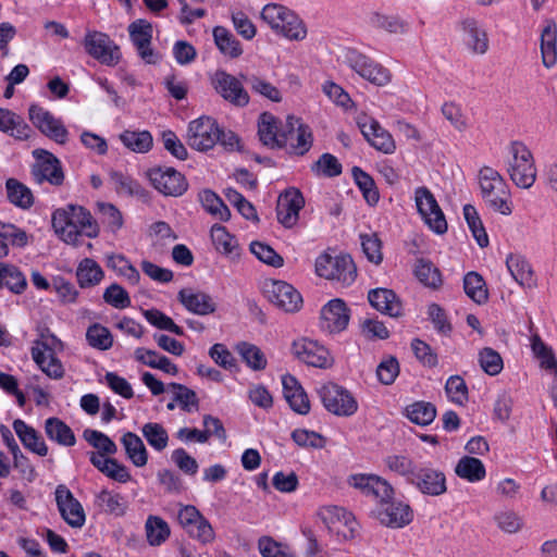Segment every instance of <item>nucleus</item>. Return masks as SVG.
<instances>
[{"label": "nucleus", "mask_w": 557, "mask_h": 557, "mask_svg": "<svg viewBox=\"0 0 557 557\" xmlns=\"http://www.w3.org/2000/svg\"><path fill=\"white\" fill-rule=\"evenodd\" d=\"M348 484L359 490L364 496L377 502L380 507L375 516L381 524L400 529L408 525L413 519V512L409 505L401 502H392L394 488L384 479L375 474H352Z\"/></svg>", "instance_id": "obj_1"}, {"label": "nucleus", "mask_w": 557, "mask_h": 557, "mask_svg": "<svg viewBox=\"0 0 557 557\" xmlns=\"http://www.w3.org/2000/svg\"><path fill=\"white\" fill-rule=\"evenodd\" d=\"M52 227L66 244L77 246L82 234L89 238L99 235V225L91 213L82 206L67 205L52 213Z\"/></svg>", "instance_id": "obj_2"}, {"label": "nucleus", "mask_w": 557, "mask_h": 557, "mask_svg": "<svg viewBox=\"0 0 557 557\" xmlns=\"http://www.w3.org/2000/svg\"><path fill=\"white\" fill-rule=\"evenodd\" d=\"M478 180L485 205L503 215L511 214L510 191L499 172L491 166H483L479 171Z\"/></svg>", "instance_id": "obj_3"}, {"label": "nucleus", "mask_w": 557, "mask_h": 557, "mask_svg": "<svg viewBox=\"0 0 557 557\" xmlns=\"http://www.w3.org/2000/svg\"><path fill=\"white\" fill-rule=\"evenodd\" d=\"M511 158L508 160L507 172L513 184L520 188H530L536 180V168L532 152L520 143L510 146Z\"/></svg>", "instance_id": "obj_4"}, {"label": "nucleus", "mask_w": 557, "mask_h": 557, "mask_svg": "<svg viewBox=\"0 0 557 557\" xmlns=\"http://www.w3.org/2000/svg\"><path fill=\"white\" fill-rule=\"evenodd\" d=\"M312 144L313 135L310 127L295 116H287L280 149H285L289 154L305 156Z\"/></svg>", "instance_id": "obj_5"}, {"label": "nucleus", "mask_w": 557, "mask_h": 557, "mask_svg": "<svg viewBox=\"0 0 557 557\" xmlns=\"http://www.w3.org/2000/svg\"><path fill=\"white\" fill-rule=\"evenodd\" d=\"M315 271L319 276L338 281L344 285H350L357 276L356 265L348 255H321L315 260Z\"/></svg>", "instance_id": "obj_6"}, {"label": "nucleus", "mask_w": 557, "mask_h": 557, "mask_svg": "<svg viewBox=\"0 0 557 557\" xmlns=\"http://www.w3.org/2000/svg\"><path fill=\"white\" fill-rule=\"evenodd\" d=\"M318 394L324 408L338 417H350L358 409V403L351 393L335 383L323 384Z\"/></svg>", "instance_id": "obj_7"}, {"label": "nucleus", "mask_w": 557, "mask_h": 557, "mask_svg": "<svg viewBox=\"0 0 557 557\" xmlns=\"http://www.w3.org/2000/svg\"><path fill=\"white\" fill-rule=\"evenodd\" d=\"M84 47L86 52L101 64L114 66L121 60L119 46L104 33L87 30Z\"/></svg>", "instance_id": "obj_8"}, {"label": "nucleus", "mask_w": 557, "mask_h": 557, "mask_svg": "<svg viewBox=\"0 0 557 557\" xmlns=\"http://www.w3.org/2000/svg\"><path fill=\"white\" fill-rule=\"evenodd\" d=\"M151 185L163 196L180 197L186 193L188 183L185 176L171 166H158L148 171Z\"/></svg>", "instance_id": "obj_9"}, {"label": "nucleus", "mask_w": 557, "mask_h": 557, "mask_svg": "<svg viewBox=\"0 0 557 557\" xmlns=\"http://www.w3.org/2000/svg\"><path fill=\"white\" fill-rule=\"evenodd\" d=\"M418 212L425 224L436 234L447 232V222L435 197L426 187H419L414 193Z\"/></svg>", "instance_id": "obj_10"}, {"label": "nucleus", "mask_w": 557, "mask_h": 557, "mask_svg": "<svg viewBox=\"0 0 557 557\" xmlns=\"http://www.w3.org/2000/svg\"><path fill=\"white\" fill-rule=\"evenodd\" d=\"M211 85L225 101L235 107H246L250 97L243 83L236 76L218 70L211 77Z\"/></svg>", "instance_id": "obj_11"}, {"label": "nucleus", "mask_w": 557, "mask_h": 557, "mask_svg": "<svg viewBox=\"0 0 557 557\" xmlns=\"http://www.w3.org/2000/svg\"><path fill=\"white\" fill-rule=\"evenodd\" d=\"M28 116L34 126L49 139L60 145L67 141L69 132L63 122L48 110L34 103L28 109Z\"/></svg>", "instance_id": "obj_12"}, {"label": "nucleus", "mask_w": 557, "mask_h": 557, "mask_svg": "<svg viewBox=\"0 0 557 557\" xmlns=\"http://www.w3.org/2000/svg\"><path fill=\"white\" fill-rule=\"evenodd\" d=\"M219 140V125L209 116H201L189 122L187 132L188 145L198 151H207Z\"/></svg>", "instance_id": "obj_13"}, {"label": "nucleus", "mask_w": 557, "mask_h": 557, "mask_svg": "<svg viewBox=\"0 0 557 557\" xmlns=\"http://www.w3.org/2000/svg\"><path fill=\"white\" fill-rule=\"evenodd\" d=\"M318 517L330 529L336 530V534L348 541L355 537L357 521L351 512L337 506H324L319 509Z\"/></svg>", "instance_id": "obj_14"}, {"label": "nucleus", "mask_w": 557, "mask_h": 557, "mask_svg": "<svg viewBox=\"0 0 557 557\" xmlns=\"http://www.w3.org/2000/svg\"><path fill=\"white\" fill-rule=\"evenodd\" d=\"M263 292L271 304L285 312H296L301 308V295L284 281L265 282Z\"/></svg>", "instance_id": "obj_15"}, {"label": "nucleus", "mask_w": 557, "mask_h": 557, "mask_svg": "<svg viewBox=\"0 0 557 557\" xmlns=\"http://www.w3.org/2000/svg\"><path fill=\"white\" fill-rule=\"evenodd\" d=\"M346 62L351 70L372 84L383 86L391 81L387 69L356 50L347 51Z\"/></svg>", "instance_id": "obj_16"}, {"label": "nucleus", "mask_w": 557, "mask_h": 557, "mask_svg": "<svg viewBox=\"0 0 557 557\" xmlns=\"http://www.w3.org/2000/svg\"><path fill=\"white\" fill-rule=\"evenodd\" d=\"M54 498L62 519L72 528H82L86 521L85 510L64 484H59L54 491Z\"/></svg>", "instance_id": "obj_17"}, {"label": "nucleus", "mask_w": 557, "mask_h": 557, "mask_svg": "<svg viewBox=\"0 0 557 557\" xmlns=\"http://www.w3.org/2000/svg\"><path fill=\"white\" fill-rule=\"evenodd\" d=\"M33 154L36 158V163L32 170L34 180L38 184L49 182L51 185L60 186L64 181L60 161L51 152L44 149H36Z\"/></svg>", "instance_id": "obj_18"}, {"label": "nucleus", "mask_w": 557, "mask_h": 557, "mask_svg": "<svg viewBox=\"0 0 557 557\" xmlns=\"http://www.w3.org/2000/svg\"><path fill=\"white\" fill-rule=\"evenodd\" d=\"M349 320L350 309L339 298L330 300L321 309L320 326L329 334H336L346 330Z\"/></svg>", "instance_id": "obj_19"}, {"label": "nucleus", "mask_w": 557, "mask_h": 557, "mask_svg": "<svg viewBox=\"0 0 557 557\" xmlns=\"http://www.w3.org/2000/svg\"><path fill=\"white\" fill-rule=\"evenodd\" d=\"M128 33L139 57L147 64H156L159 54L151 48L152 25L147 20H136L128 25Z\"/></svg>", "instance_id": "obj_20"}, {"label": "nucleus", "mask_w": 557, "mask_h": 557, "mask_svg": "<svg viewBox=\"0 0 557 557\" xmlns=\"http://www.w3.org/2000/svg\"><path fill=\"white\" fill-rule=\"evenodd\" d=\"M305 206V198L299 189L288 188L278 196L276 215L278 222L285 227H293L298 219L299 211Z\"/></svg>", "instance_id": "obj_21"}, {"label": "nucleus", "mask_w": 557, "mask_h": 557, "mask_svg": "<svg viewBox=\"0 0 557 557\" xmlns=\"http://www.w3.org/2000/svg\"><path fill=\"white\" fill-rule=\"evenodd\" d=\"M409 483L422 494L431 496L442 495L447 490L445 474L429 467H417L412 476L409 478Z\"/></svg>", "instance_id": "obj_22"}, {"label": "nucleus", "mask_w": 557, "mask_h": 557, "mask_svg": "<svg viewBox=\"0 0 557 557\" xmlns=\"http://www.w3.org/2000/svg\"><path fill=\"white\" fill-rule=\"evenodd\" d=\"M293 351L299 360L308 366L327 368L332 364L329 350L314 341L300 339L294 342Z\"/></svg>", "instance_id": "obj_23"}, {"label": "nucleus", "mask_w": 557, "mask_h": 557, "mask_svg": "<svg viewBox=\"0 0 557 557\" xmlns=\"http://www.w3.org/2000/svg\"><path fill=\"white\" fill-rule=\"evenodd\" d=\"M177 299L187 311L194 314L208 315L216 310V304L212 297L201 290L183 288L178 292Z\"/></svg>", "instance_id": "obj_24"}, {"label": "nucleus", "mask_w": 557, "mask_h": 557, "mask_svg": "<svg viewBox=\"0 0 557 557\" xmlns=\"http://www.w3.org/2000/svg\"><path fill=\"white\" fill-rule=\"evenodd\" d=\"M368 300L374 309L392 318H399L404 314L401 301L392 289H371L368 293Z\"/></svg>", "instance_id": "obj_25"}, {"label": "nucleus", "mask_w": 557, "mask_h": 557, "mask_svg": "<svg viewBox=\"0 0 557 557\" xmlns=\"http://www.w3.org/2000/svg\"><path fill=\"white\" fill-rule=\"evenodd\" d=\"M283 393L289 407L299 414H307L310 411V401L302 386L297 379L290 374L282 376Z\"/></svg>", "instance_id": "obj_26"}, {"label": "nucleus", "mask_w": 557, "mask_h": 557, "mask_svg": "<svg viewBox=\"0 0 557 557\" xmlns=\"http://www.w3.org/2000/svg\"><path fill=\"white\" fill-rule=\"evenodd\" d=\"M284 126L281 121L269 112H263L258 121V136L260 141L271 148L280 149L281 135H283Z\"/></svg>", "instance_id": "obj_27"}, {"label": "nucleus", "mask_w": 557, "mask_h": 557, "mask_svg": "<svg viewBox=\"0 0 557 557\" xmlns=\"http://www.w3.org/2000/svg\"><path fill=\"white\" fill-rule=\"evenodd\" d=\"M13 429L25 448L38 456H47L48 447L42 436L34 428L23 420L16 419L13 422Z\"/></svg>", "instance_id": "obj_28"}, {"label": "nucleus", "mask_w": 557, "mask_h": 557, "mask_svg": "<svg viewBox=\"0 0 557 557\" xmlns=\"http://www.w3.org/2000/svg\"><path fill=\"white\" fill-rule=\"evenodd\" d=\"M468 48L476 54H485L488 50V37L484 28L474 18H466L461 23Z\"/></svg>", "instance_id": "obj_29"}, {"label": "nucleus", "mask_w": 557, "mask_h": 557, "mask_svg": "<svg viewBox=\"0 0 557 557\" xmlns=\"http://www.w3.org/2000/svg\"><path fill=\"white\" fill-rule=\"evenodd\" d=\"M506 265L519 285L528 288L535 286L534 273L525 257L519 253H510L506 259Z\"/></svg>", "instance_id": "obj_30"}, {"label": "nucleus", "mask_w": 557, "mask_h": 557, "mask_svg": "<svg viewBox=\"0 0 557 557\" xmlns=\"http://www.w3.org/2000/svg\"><path fill=\"white\" fill-rule=\"evenodd\" d=\"M0 129L18 139H28L33 133L29 125L18 114L0 108Z\"/></svg>", "instance_id": "obj_31"}, {"label": "nucleus", "mask_w": 557, "mask_h": 557, "mask_svg": "<svg viewBox=\"0 0 557 557\" xmlns=\"http://www.w3.org/2000/svg\"><path fill=\"white\" fill-rule=\"evenodd\" d=\"M541 52L543 64L552 67L557 62V24L547 20L541 32Z\"/></svg>", "instance_id": "obj_32"}, {"label": "nucleus", "mask_w": 557, "mask_h": 557, "mask_svg": "<svg viewBox=\"0 0 557 557\" xmlns=\"http://www.w3.org/2000/svg\"><path fill=\"white\" fill-rule=\"evenodd\" d=\"M128 460L137 468L145 467L148 462V451L143 440L133 432H126L121 437Z\"/></svg>", "instance_id": "obj_33"}, {"label": "nucleus", "mask_w": 557, "mask_h": 557, "mask_svg": "<svg viewBox=\"0 0 557 557\" xmlns=\"http://www.w3.org/2000/svg\"><path fill=\"white\" fill-rule=\"evenodd\" d=\"M45 432L49 440L59 445L71 447L76 443L72 429L59 418H48L45 422Z\"/></svg>", "instance_id": "obj_34"}, {"label": "nucleus", "mask_w": 557, "mask_h": 557, "mask_svg": "<svg viewBox=\"0 0 557 557\" xmlns=\"http://www.w3.org/2000/svg\"><path fill=\"white\" fill-rule=\"evenodd\" d=\"M3 287L20 295L26 289L27 281L17 267L0 262V289Z\"/></svg>", "instance_id": "obj_35"}, {"label": "nucleus", "mask_w": 557, "mask_h": 557, "mask_svg": "<svg viewBox=\"0 0 557 557\" xmlns=\"http://www.w3.org/2000/svg\"><path fill=\"white\" fill-rule=\"evenodd\" d=\"M455 473L459 478L474 483L480 482L485 478L486 470L480 459L471 456H463L458 460L455 467Z\"/></svg>", "instance_id": "obj_36"}, {"label": "nucleus", "mask_w": 557, "mask_h": 557, "mask_svg": "<svg viewBox=\"0 0 557 557\" xmlns=\"http://www.w3.org/2000/svg\"><path fill=\"white\" fill-rule=\"evenodd\" d=\"M135 358L137 361L153 368L159 369L168 374L175 375L178 372L177 367L171 362V360L163 356L159 355L154 350L146 349V348H137L135 350Z\"/></svg>", "instance_id": "obj_37"}, {"label": "nucleus", "mask_w": 557, "mask_h": 557, "mask_svg": "<svg viewBox=\"0 0 557 557\" xmlns=\"http://www.w3.org/2000/svg\"><path fill=\"white\" fill-rule=\"evenodd\" d=\"M103 276L104 273L101 267L89 258L83 259L76 269L77 282L82 288L98 285Z\"/></svg>", "instance_id": "obj_38"}, {"label": "nucleus", "mask_w": 557, "mask_h": 557, "mask_svg": "<svg viewBox=\"0 0 557 557\" xmlns=\"http://www.w3.org/2000/svg\"><path fill=\"white\" fill-rule=\"evenodd\" d=\"M213 38L218 49L222 54L235 59L243 53L240 42L225 27L215 26L213 28Z\"/></svg>", "instance_id": "obj_39"}, {"label": "nucleus", "mask_w": 557, "mask_h": 557, "mask_svg": "<svg viewBox=\"0 0 557 557\" xmlns=\"http://www.w3.org/2000/svg\"><path fill=\"white\" fill-rule=\"evenodd\" d=\"M7 196L11 203L21 208L29 209L34 205L32 190L15 178H8L5 182Z\"/></svg>", "instance_id": "obj_40"}, {"label": "nucleus", "mask_w": 557, "mask_h": 557, "mask_svg": "<svg viewBox=\"0 0 557 557\" xmlns=\"http://www.w3.org/2000/svg\"><path fill=\"white\" fill-rule=\"evenodd\" d=\"M32 357L39 368L51 379L63 377L64 369L54 354H45L39 347L32 348Z\"/></svg>", "instance_id": "obj_41"}, {"label": "nucleus", "mask_w": 557, "mask_h": 557, "mask_svg": "<svg viewBox=\"0 0 557 557\" xmlns=\"http://www.w3.org/2000/svg\"><path fill=\"white\" fill-rule=\"evenodd\" d=\"M123 145L136 153H146L152 148L153 138L148 131H124L120 135Z\"/></svg>", "instance_id": "obj_42"}, {"label": "nucleus", "mask_w": 557, "mask_h": 557, "mask_svg": "<svg viewBox=\"0 0 557 557\" xmlns=\"http://www.w3.org/2000/svg\"><path fill=\"white\" fill-rule=\"evenodd\" d=\"M276 34L284 36L288 40L300 41L307 36V27L304 21L288 9L285 20L276 30Z\"/></svg>", "instance_id": "obj_43"}, {"label": "nucleus", "mask_w": 557, "mask_h": 557, "mask_svg": "<svg viewBox=\"0 0 557 557\" xmlns=\"http://www.w3.org/2000/svg\"><path fill=\"white\" fill-rule=\"evenodd\" d=\"M463 289L469 298L478 305L485 304L488 298L485 282L476 272H469L463 278Z\"/></svg>", "instance_id": "obj_44"}, {"label": "nucleus", "mask_w": 557, "mask_h": 557, "mask_svg": "<svg viewBox=\"0 0 557 557\" xmlns=\"http://www.w3.org/2000/svg\"><path fill=\"white\" fill-rule=\"evenodd\" d=\"M199 200L207 212L221 221H228L231 211L223 200L212 190L205 189L199 194Z\"/></svg>", "instance_id": "obj_45"}, {"label": "nucleus", "mask_w": 557, "mask_h": 557, "mask_svg": "<svg viewBox=\"0 0 557 557\" xmlns=\"http://www.w3.org/2000/svg\"><path fill=\"white\" fill-rule=\"evenodd\" d=\"M147 541L151 546H159L164 543L170 536L169 524L160 517L149 516L146 524Z\"/></svg>", "instance_id": "obj_46"}, {"label": "nucleus", "mask_w": 557, "mask_h": 557, "mask_svg": "<svg viewBox=\"0 0 557 557\" xmlns=\"http://www.w3.org/2000/svg\"><path fill=\"white\" fill-rule=\"evenodd\" d=\"M407 418L419 425H429L436 417V408L426 401H416L406 407Z\"/></svg>", "instance_id": "obj_47"}, {"label": "nucleus", "mask_w": 557, "mask_h": 557, "mask_svg": "<svg viewBox=\"0 0 557 557\" xmlns=\"http://www.w3.org/2000/svg\"><path fill=\"white\" fill-rule=\"evenodd\" d=\"M141 433L154 450L162 451L168 447L169 434L162 424L157 422L145 423L141 426Z\"/></svg>", "instance_id": "obj_48"}, {"label": "nucleus", "mask_w": 557, "mask_h": 557, "mask_svg": "<svg viewBox=\"0 0 557 557\" xmlns=\"http://www.w3.org/2000/svg\"><path fill=\"white\" fill-rule=\"evenodd\" d=\"M236 349L250 369L260 371L267 367V358L258 346L242 342L237 344Z\"/></svg>", "instance_id": "obj_49"}, {"label": "nucleus", "mask_w": 557, "mask_h": 557, "mask_svg": "<svg viewBox=\"0 0 557 557\" xmlns=\"http://www.w3.org/2000/svg\"><path fill=\"white\" fill-rule=\"evenodd\" d=\"M463 216L478 245L481 248L486 247L488 245V236L476 209L472 205H466L463 207Z\"/></svg>", "instance_id": "obj_50"}, {"label": "nucleus", "mask_w": 557, "mask_h": 557, "mask_svg": "<svg viewBox=\"0 0 557 557\" xmlns=\"http://www.w3.org/2000/svg\"><path fill=\"white\" fill-rule=\"evenodd\" d=\"M240 77L246 82V84L249 85L250 89L273 101V102H280L282 100L281 91L272 85L270 82L257 76V75H244L242 74Z\"/></svg>", "instance_id": "obj_51"}, {"label": "nucleus", "mask_w": 557, "mask_h": 557, "mask_svg": "<svg viewBox=\"0 0 557 557\" xmlns=\"http://www.w3.org/2000/svg\"><path fill=\"white\" fill-rule=\"evenodd\" d=\"M351 173L367 202L371 206L375 205L380 196L373 178L359 166H354Z\"/></svg>", "instance_id": "obj_52"}, {"label": "nucleus", "mask_w": 557, "mask_h": 557, "mask_svg": "<svg viewBox=\"0 0 557 557\" xmlns=\"http://www.w3.org/2000/svg\"><path fill=\"white\" fill-rule=\"evenodd\" d=\"M83 437L94 448H96L98 454H104L113 456L117 451L116 444L104 433L86 429L83 433Z\"/></svg>", "instance_id": "obj_53"}, {"label": "nucleus", "mask_w": 557, "mask_h": 557, "mask_svg": "<svg viewBox=\"0 0 557 557\" xmlns=\"http://www.w3.org/2000/svg\"><path fill=\"white\" fill-rule=\"evenodd\" d=\"M343 168L338 159L329 153H323L312 165L311 172L318 176L335 177L342 174Z\"/></svg>", "instance_id": "obj_54"}, {"label": "nucleus", "mask_w": 557, "mask_h": 557, "mask_svg": "<svg viewBox=\"0 0 557 557\" xmlns=\"http://www.w3.org/2000/svg\"><path fill=\"white\" fill-rule=\"evenodd\" d=\"M211 239L219 252L224 255H232L237 247V242L233 235H231L226 227L214 224L211 227Z\"/></svg>", "instance_id": "obj_55"}, {"label": "nucleus", "mask_w": 557, "mask_h": 557, "mask_svg": "<svg viewBox=\"0 0 557 557\" xmlns=\"http://www.w3.org/2000/svg\"><path fill=\"white\" fill-rule=\"evenodd\" d=\"M86 339L91 347L99 350H107L113 344V337L109 329L99 323H95L87 329Z\"/></svg>", "instance_id": "obj_56"}, {"label": "nucleus", "mask_w": 557, "mask_h": 557, "mask_svg": "<svg viewBox=\"0 0 557 557\" xmlns=\"http://www.w3.org/2000/svg\"><path fill=\"white\" fill-rule=\"evenodd\" d=\"M372 23L375 27L384 29L391 34H407L410 28V24L397 15L375 14L372 17Z\"/></svg>", "instance_id": "obj_57"}, {"label": "nucleus", "mask_w": 557, "mask_h": 557, "mask_svg": "<svg viewBox=\"0 0 557 557\" xmlns=\"http://www.w3.org/2000/svg\"><path fill=\"white\" fill-rule=\"evenodd\" d=\"M168 388L173 392L174 401H177L184 411L190 412L198 408V398L193 389L180 383H170Z\"/></svg>", "instance_id": "obj_58"}, {"label": "nucleus", "mask_w": 557, "mask_h": 557, "mask_svg": "<svg viewBox=\"0 0 557 557\" xmlns=\"http://www.w3.org/2000/svg\"><path fill=\"white\" fill-rule=\"evenodd\" d=\"M144 317L153 326L174 333L175 335H184V331L181 326L158 309H148L144 311Z\"/></svg>", "instance_id": "obj_59"}, {"label": "nucleus", "mask_w": 557, "mask_h": 557, "mask_svg": "<svg viewBox=\"0 0 557 557\" xmlns=\"http://www.w3.org/2000/svg\"><path fill=\"white\" fill-rule=\"evenodd\" d=\"M494 521L506 533H517L523 527V519L513 510L505 509L495 513Z\"/></svg>", "instance_id": "obj_60"}, {"label": "nucleus", "mask_w": 557, "mask_h": 557, "mask_svg": "<svg viewBox=\"0 0 557 557\" xmlns=\"http://www.w3.org/2000/svg\"><path fill=\"white\" fill-rule=\"evenodd\" d=\"M479 362L482 370L488 375H497L504 367L500 355L490 347L480 350Z\"/></svg>", "instance_id": "obj_61"}, {"label": "nucleus", "mask_w": 557, "mask_h": 557, "mask_svg": "<svg viewBox=\"0 0 557 557\" xmlns=\"http://www.w3.org/2000/svg\"><path fill=\"white\" fill-rule=\"evenodd\" d=\"M101 223L112 233L117 232L123 226V216L120 210L111 203H98Z\"/></svg>", "instance_id": "obj_62"}, {"label": "nucleus", "mask_w": 557, "mask_h": 557, "mask_svg": "<svg viewBox=\"0 0 557 557\" xmlns=\"http://www.w3.org/2000/svg\"><path fill=\"white\" fill-rule=\"evenodd\" d=\"M417 278L429 287H437L442 283L441 273L431 262L420 260L414 270Z\"/></svg>", "instance_id": "obj_63"}, {"label": "nucleus", "mask_w": 557, "mask_h": 557, "mask_svg": "<svg viewBox=\"0 0 557 557\" xmlns=\"http://www.w3.org/2000/svg\"><path fill=\"white\" fill-rule=\"evenodd\" d=\"M445 392L448 398L457 405H463L468 401V387L465 380L459 375L448 377Z\"/></svg>", "instance_id": "obj_64"}]
</instances>
